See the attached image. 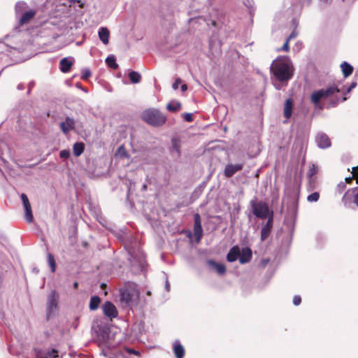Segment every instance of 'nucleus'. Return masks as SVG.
I'll list each match as a JSON object with an SVG mask.
<instances>
[{"mask_svg":"<svg viewBox=\"0 0 358 358\" xmlns=\"http://www.w3.org/2000/svg\"><path fill=\"white\" fill-rule=\"evenodd\" d=\"M184 118L187 122H191L192 120V116L191 113H185L184 114Z\"/></svg>","mask_w":358,"mask_h":358,"instance_id":"nucleus-40","label":"nucleus"},{"mask_svg":"<svg viewBox=\"0 0 358 358\" xmlns=\"http://www.w3.org/2000/svg\"><path fill=\"white\" fill-rule=\"evenodd\" d=\"M301 299L299 296H295L293 299V303L295 305V306H298L301 303Z\"/></svg>","mask_w":358,"mask_h":358,"instance_id":"nucleus-37","label":"nucleus"},{"mask_svg":"<svg viewBox=\"0 0 358 358\" xmlns=\"http://www.w3.org/2000/svg\"><path fill=\"white\" fill-rule=\"evenodd\" d=\"M59 295L55 291H52L48 296L46 311L48 317L54 313L57 309Z\"/></svg>","mask_w":358,"mask_h":358,"instance_id":"nucleus-6","label":"nucleus"},{"mask_svg":"<svg viewBox=\"0 0 358 358\" xmlns=\"http://www.w3.org/2000/svg\"><path fill=\"white\" fill-rule=\"evenodd\" d=\"M48 356L50 358H57L58 357V352L57 350L52 349L47 353Z\"/></svg>","mask_w":358,"mask_h":358,"instance_id":"nucleus-35","label":"nucleus"},{"mask_svg":"<svg viewBox=\"0 0 358 358\" xmlns=\"http://www.w3.org/2000/svg\"><path fill=\"white\" fill-rule=\"evenodd\" d=\"M243 169V165L241 164H227L224 169V175L229 178L231 177L237 171Z\"/></svg>","mask_w":358,"mask_h":358,"instance_id":"nucleus-14","label":"nucleus"},{"mask_svg":"<svg viewBox=\"0 0 358 358\" xmlns=\"http://www.w3.org/2000/svg\"><path fill=\"white\" fill-rule=\"evenodd\" d=\"M59 126L62 131L64 134H67L74 129L75 121L71 117H66L64 122H60Z\"/></svg>","mask_w":358,"mask_h":358,"instance_id":"nucleus-13","label":"nucleus"},{"mask_svg":"<svg viewBox=\"0 0 358 358\" xmlns=\"http://www.w3.org/2000/svg\"><path fill=\"white\" fill-rule=\"evenodd\" d=\"M36 11L30 9L24 11L19 18V23L20 25H23L29 23L31 19L35 16Z\"/></svg>","mask_w":358,"mask_h":358,"instance_id":"nucleus-12","label":"nucleus"},{"mask_svg":"<svg viewBox=\"0 0 358 358\" xmlns=\"http://www.w3.org/2000/svg\"><path fill=\"white\" fill-rule=\"evenodd\" d=\"M187 90V85H185V84L182 85V86H181V90H182V92H185V91H186Z\"/></svg>","mask_w":358,"mask_h":358,"instance_id":"nucleus-48","label":"nucleus"},{"mask_svg":"<svg viewBox=\"0 0 358 358\" xmlns=\"http://www.w3.org/2000/svg\"><path fill=\"white\" fill-rule=\"evenodd\" d=\"M340 91L341 89L338 88V85H332L327 89H322L314 92L310 96V100L314 104L317 105L322 99H326L332 96L336 98L337 93ZM335 102L336 100L333 103Z\"/></svg>","mask_w":358,"mask_h":358,"instance_id":"nucleus-3","label":"nucleus"},{"mask_svg":"<svg viewBox=\"0 0 358 358\" xmlns=\"http://www.w3.org/2000/svg\"><path fill=\"white\" fill-rule=\"evenodd\" d=\"M70 3H75V2H78L80 3L79 6L80 8H83V3L80 2V1H78V0H68Z\"/></svg>","mask_w":358,"mask_h":358,"instance_id":"nucleus-43","label":"nucleus"},{"mask_svg":"<svg viewBox=\"0 0 358 358\" xmlns=\"http://www.w3.org/2000/svg\"><path fill=\"white\" fill-rule=\"evenodd\" d=\"M129 352L134 353V354H137L138 353L136 351H135L134 350H130Z\"/></svg>","mask_w":358,"mask_h":358,"instance_id":"nucleus-49","label":"nucleus"},{"mask_svg":"<svg viewBox=\"0 0 358 358\" xmlns=\"http://www.w3.org/2000/svg\"><path fill=\"white\" fill-rule=\"evenodd\" d=\"M102 309L104 315L110 320L115 318L118 315L116 307L110 301L105 302L102 306Z\"/></svg>","mask_w":358,"mask_h":358,"instance_id":"nucleus-8","label":"nucleus"},{"mask_svg":"<svg viewBox=\"0 0 358 358\" xmlns=\"http://www.w3.org/2000/svg\"><path fill=\"white\" fill-rule=\"evenodd\" d=\"M73 285H74L75 287H78V282H74Z\"/></svg>","mask_w":358,"mask_h":358,"instance_id":"nucleus-50","label":"nucleus"},{"mask_svg":"<svg viewBox=\"0 0 358 358\" xmlns=\"http://www.w3.org/2000/svg\"><path fill=\"white\" fill-rule=\"evenodd\" d=\"M20 196H21V199H22V201L23 203V206H24V211H25V214H24L25 219L29 223H30L33 221V215H32L31 204H30L29 199L26 194H22Z\"/></svg>","mask_w":358,"mask_h":358,"instance_id":"nucleus-9","label":"nucleus"},{"mask_svg":"<svg viewBox=\"0 0 358 358\" xmlns=\"http://www.w3.org/2000/svg\"><path fill=\"white\" fill-rule=\"evenodd\" d=\"M298 32L296 31H293L287 39H289V41H290L291 39L296 38Z\"/></svg>","mask_w":358,"mask_h":358,"instance_id":"nucleus-41","label":"nucleus"},{"mask_svg":"<svg viewBox=\"0 0 358 358\" xmlns=\"http://www.w3.org/2000/svg\"><path fill=\"white\" fill-rule=\"evenodd\" d=\"M129 77L133 83H138L141 80V75L136 71H131L129 74Z\"/></svg>","mask_w":358,"mask_h":358,"instance_id":"nucleus-29","label":"nucleus"},{"mask_svg":"<svg viewBox=\"0 0 358 358\" xmlns=\"http://www.w3.org/2000/svg\"><path fill=\"white\" fill-rule=\"evenodd\" d=\"M59 156L61 158L67 159L70 156V152L67 150H63L60 152Z\"/></svg>","mask_w":358,"mask_h":358,"instance_id":"nucleus-34","label":"nucleus"},{"mask_svg":"<svg viewBox=\"0 0 358 358\" xmlns=\"http://www.w3.org/2000/svg\"><path fill=\"white\" fill-rule=\"evenodd\" d=\"M320 3L322 5H327L330 3L332 0H319Z\"/></svg>","mask_w":358,"mask_h":358,"instance_id":"nucleus-42","label":"nucleus"},{"mask_svg":"<svg viewBox=\"0 0 358 358\" xmlns=\"http://www.w3.org/2000/svg\"><path fill=\"white\" fill-rule=\"evenodd\" d=\"M98 35L99 39L104 45L108 44L110 31L106 27H101L99 29Z\"/></svg>","mask_w":358,"mask_h":358,"instance_id":"nucleus-16","label":"nucleus"},{"mask_svg":"<svg viewBox=\"0 0 358 358\" xmlns=\"http://www.w3.org/2000/svg\"><path fill=\"white\" fill-rule=\"evenodd\" d=\"M139 293L135 285H130L129 287L120 290L121 301L128 303L138 299Z\"/></svg>","mask_w":358,"mask_h":358,"instance_id":"nucleus-4","label":"nucleus"},{"mask_svg":"<svg viewBox=\"0 0 358 358\" xmlns=\"http://www.w3.org/2000/svg\"><path fill=\"white\" fill-rule=\"evenodd\" d=\"M143 189H146V185H144L143 186Z\"/></svg>","mask_w":358,"mask_h":358,"instance_id":"nucleus-51","label":"nucleus"},{"mask_svg":"<svg viewBox=\"0 0 358 358\" xmlns=\"http://www.w3.org/2000/svg\"><path fill=\"white\" fill-rule=\"evenodd\" d=\"M41 358H48V357H41Z\"/></svg>","mask_w":358,"mask_h":358,"instance_id":"nucleus-52","label":"nucleus"},{"mask_svg":"<svg viewBox=\"0 0 358 358\" xmlns=\"http://www.w3.org/2000/svg\"><path fill=\"white\" fill-rule=\"evenodd\" d=\"M173 352L176 358H183L185 349L178 341H176L173 345Z\"/></svg>","mask_w":358,"mask_h":358,"instance_id":"nucleus-18","label":"nucleus"},{"mask_svg":"<svg viewBox=\"0 0 358 358\" xmlns=\"http://www.w3.org/2000/svg\"><path fill=\"white\" fill-rule=\"evenodd\" d=\"M73 64V58H63L61 59L59 62L60 65V70L63 73H67L70 71L72 65Z\"/></svg>","mask_w":358,"mask_h":358,"instance_id":"nucleus-15","label":"nucleus"},{"mask_svg":"<svg viewBox=\"0 0 358 358\" xmlns=\"http://www.w3.org/2000/svg\"><path fill=\"white\" fill-rule=\"evenodd\" d=\"M356 85L357 83L355 82L352 83L351 85L348 87H345L344 85H341V87L340 85H338V88L341 89V91L337 93L336 96V102L334 103V104H336L340 101H345L347 99L345 96L346 93L350 92V91L355 88Z\"/></svg>","mask_w":358,"mask_h":358,"instance_id":"nucleus-7","label":"nucleus"},{"mask_svg":"<svg viewBox=\"0 0 358 358\" xmlns=\"http://www.w3.org/2000/svg\"><path fill=\"white\" fill-rule=\"evenodd\" d=\"M141 118L152 127H161L166 120V117L158 109L154 108L145 110L141 114Z\"/></svg>","mask_w":358,"mask_h":358,"instance_id":"nucleus-2","label":"nucleus"},{"mask_svg":"<svg viewBox=\"0 0 358 358\" xmlns=\"http://www.w3.org/2000/svg\"><path fill=\"white\" fill-rule=\"evenodd\" d=\"M289 39H287L285 43H284L283 46L282 47V48L280 50H283V51H285V52H288L289 50Z\"/></svg>","mask_w":358,"mask_h":358,"instance_id":"nucleus-36","label":"nucleus"},{"mask_svg":"<svg viewBox=\"0 0 358 358\" xmlns=\"http://www.w3.org/2000/svg\"><path fill=\"white\" fill-rule=\"evenodd\" d=\"M293 101L291 99H287L285 102L284 106V116L289 119L292 115Z\"/></svg>","mask_w":358,"mask_h":358,"instance_id":"nucleus-20","label":"nucleus"},{"mask_svg":"<svg viewBox=\"0 0 358 358\" xmlns=\"http://www.w3.org/2000/svg\"><path fill=\"white\" fill-rule=\"evenodd\" d=\"M354 202L358 206V192L355 196Z\"/></svg>","mask_w":358,"mask_h":358,"instance_id":"nucleus-46","label":"nucleus"},{"mask_svg":"<svg viewBox=\"0 0 358 358\" xmlns=\"http://www.w3.org/2000/svg\"><path fill=\"white\" fill-rule=\"evenodd\" d=\"M317 167L315 164H312L309 166V169L308 171V176L309 178H312L314 175H315L317 172Z\"/></svg>","mask_w":358,"mask_h":358,"instance_id":"nucleus-33","label":"nucleus"},{"mask_svg":"<svg viewBox=\"0 0 358 358\" xmlns=\"http://www.w3.org/2000/svg\"><path fill=\"white\" fill-rule=\"evenodd\" d=\"M181 83V80L180 79H177L176 80V81L174 82V83L173 84V90H177L178 88V86Z\"/></svg>","mask_w":358,"mask_h":358,"instance_id":"nucleus-39","label":"nucleus"},{"mask_svg":"<svg viewBox=\"0 0 358 358\" xmlns=\"http://www.w3.org/2000/svg\"><path fill=\"white\" fill-rule=\"evenodd\" d=\"M90 76H91V73H90V70L85 69V70H84V71H83V72L82 78H83V79H87V78H88Z\"/></svg>","mask_w":358,"mask_h":358,"instance_id":"nucleus-38","label":"nucleus"},{"mask_svg":"<svg viewBox=\"0 0 358 358\" xmlns=\"http://www.w3.org/2000/svg\"><path fill=\"white\" fill-rule=\"evenodd\" d=\"M165 288L166 289V291H169L170 289V285L168 282V279H167V277L166 278V285H165Z\"/></svg>","mask_w":358,"mask_h":358,"instance_id":"nucleus-45","label":"nucleus"},{"mask_svg":"<svg viewBox=\"0 0 358 358\" xmlns=\"http://www.w3.org/2000/svg\"><path fill=\"white\" fill-rule=\"evenodd\" d=\"M250 204L252 209V213L256 217L262 219L267 217L268 208L265 203L252 201Z\"/></svg>","mask_w":358,"mask_h":358,"instance_id":"nucleus-5","label":"nucleus"},{"mask_svg":"<svg viewBox=\"0 0 358 358\" xmlns=\"http://www.w3.org/2000/svg\"><path fill=\"white\" fill-rule=\"evenodd\" d=\"M274 78L280 83H274L276 90H281L284 83H287L294 75V66L288 57L280 56L274 59L270 67Z\"/></svg>","mask_w":358,"mask_h":358,"instance_id":"nucleus-1","label":"nucleus"},{"mask_svg":"<svg viewBox=\"0 0 358 358\" xmlns=\"http://www.w3.org/2000/svg\"><path fill=\"white\" fill-rule=\"evenodd\" d=\"M320 198V194L318 192H313L308 196L307 200L309 202H316L318 201Z\"/></svg>","mask_w":358,"mask_h":358,"instance_id":"nucleus-32","label":"nucleus"},{"mask_svg":"<svg viewBox=\"0 0 358 358\" xmlns=\"http://www.w3.org/2000/svg\"><path fill=\"white\" fill-rule=\"evenodd\" d=\"M301 1L303 4L308 5L311 2V0H301Z\"/></svg>","mask_w":358,"mask_h":358,"instance_id":"nucleus-47","label":"nucleus"},{"mask_svg":"<svg viewBox=\"0 0 358 358\" xmlns=\"http://www.w3.org/2000/svg\"><path fill=\"white\" fill-rule=\"evenodd\" d=\"M271 222H272L271 218H270L268 220L267 223L262 229V232H261L262 241H264L268 236L270 231H271V227H272Z\"/></svg>","mask_w":358,"mask_h":358,"instance_id":"nucleus-21","label":"nucleus"},{"mask_svg":"<svg viewBox=\"0 0 358 358\" xmlns=\"http://www.w3.org/2000/svg\"><path fill=\"white\" fill-rule=\"evenodd\" d=\"M240 255V251L238 247H233L227 254V259L229 262L236 261Z\"/></svg>","mask_w":358,"mask_h":358,"instance_id":"nucleus-22","label":"nucleus"},{"mask_svg":"<svg viewBox=\"0 0 358 358\" xmlns=\"http://www.w3.org/2000/svg\"><path fill=\"white\" fill-rule=\"evenodd\" d=\"M315 141L319 148L324 149L331 145V141L327 134L318 133L315 137Z\"/></svg>","mask_w":358,"mask_h":358,"instance_id":"nucleus-10","label":"nucleus"},{"mask_svg":"<svg viewBox=\"0 0 358 358\" xmlns=\"http://www.w3.org/2000/svg\"><path fill=\"white\" fill-rule=\"evenodd\" d=\"M106 62L110 67L114 69H117L118 66L116 63L115 58L113 56L108 57L106 59Z\"/></svg>","mask_w":358,"mask_h":358,"instance_id":"nucleus-31","label":"nucleus"},{"mask_svg":"<svg viewBox=\"0 0 358 358\" xmlns=\"http://www.w3.org/2000/svg\"><path fill=\"white\" fill-rule=\"evenodd\" d=\"M100 301H101V299L99 296H92L90 301V308L92 310H96L99 307Z\"/></svg>","mask_w":358,"mask_h":358,"instance_id":"nucleus-26","label":"nucleus"},{"mask_svg":"<svg viewBox=\"0 0 358 358\" xmlns=\"http://www.w3.org/2000/svg\"><path fill=\"white\" fill-rule=\"evenodd\" d=\"M180 108H181L180 103L178 101H171L166 106V108L169 110L173 111V112H176V111L178 110Z\"/></svg>","mask_w":358,"mask_h":358,"instance_id":"nucleus-27","label":"nucleus"},{"mask_svg":"<svg viewBox=\"0 0 358 358\" xmlns=\"http://www.w3.org/2000/svg\"><path fill=\"white\" fill-rule=\"evenodd\" d=\"M194 236L199 241L202 237L203 229L201 224V219L199 214L194 215Z\"/></svg>","mask_w":358,"mask_h":358,"instance_id":"nucleus-11","label":"nucleus"},{"mask_svg":"<svg viewBox=\"0 0 358 358\" xmlns=\"http://www.w3.org/2000/svg\"><path fill=\"white\" fill-rule=\"evenodd\" d=\"M341 67L342 69L343 74L345 78L351 75L353 71L352 66L350 64H348L347 62H343V64H341Z\"/></svg>","mask_w":358,"mask_h":358,"instance_id":"nucleus-24","label":"nucleus"},{"mask_svg":"<svg viewBox=\"0 0 358 358\" xmlns=\"http://www.w3.org/2000/svg\"><path fill=\"white\" fill-rule=\"evenodd\" d=\"M352 173L354 176L358 177V166L357 167L353 168Z\"/></svg>","mask_w":358,"mask_h":358,"instance_id":"nucleus-44","label":"nucleus"},{"mask_svg":"<svg viewBox=\"0 0 358 358\" xmlns=\"http://www.w3.org/2000/svg\"><path fill=\"white\" fill-rule=\"evenodd\" d=\"M28 5L24 1H19L15 4V10L17 16L21 15L27 10Z\"/></svg>","mask_w":358,"mask_h":358,"instance_id":"nucleus-23","label":"nucleus"},{"mask_svg":"<svg viewBox=\"0 0 358 358\" xmlns=\"http://www.w3.org/2000/svg\"><path fill=\"white\" fill-rule=\"evenodd\" d=\"M84 144L83 143H76L73 145V150L75 156H80L84 151Z\"/></svg>","mask_w":358,"mask_h":358,"instance_id":"nucleus-25","label":"nucleus"},{"mask_svg":"<svg viewBox=\"0 0 358 358\" xmlns=\"http://www.w3.org/2000/svg\"><path fill=\"white\" fill-rule=\"evenodd\" d=\"M208 264L211 268L215 269L218 274L222 275L226 271V268H225L224 265L222 264L217 263L213 260H208Z\"/></svg>","mask_w":358,"mask_h":358,"instance_id":"nucleus-19","label":"nucleus"},{"mask_svg":"<svg viewBox=\"0 0 358 358\" xmlns=\"http://www.w3.org/2000/svg\"><path fill=\"white\" fill-rule=\"evenodd\" d=\"M115 156L119 158H128L129 155L124 147V145H121L118 148L117 150L115 152Z\"/></svg>","mask_w":358,"mask_h":358,"instance_id":"nucleus-28","label":"nucleus"},{"mask_svg":"<svg viewBox=\"0 0 358 358\" xmlns=\"http://www.w3.org/2000/svg\"><path fill=\"white\" fill-rule=\"evenodd\" d=\"M252 257V251L250 248H245L242 250L239 255V261L241 264L248 262Z\"/></svg>","mask_w":358,"mask_h":358,"instance_id":"nucleus-17","label":"nucleus"},{"mask_svg":"<svg viewBox=\"0 0 358 358\" xmlns=\"http://www.w3.org/2000/svg\"><path fill=\"white\" fill-rule=\"evenodd\" d=\"M48 262L50 267L51 271L55 272L56 269V262L54 256L50 253L48 255Z\"/></svg>","mask_w":358,"mask_h":358,"instance_id":"nucleus-30","label":"nucleus"}]
</instances>
